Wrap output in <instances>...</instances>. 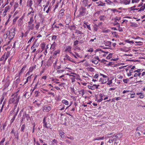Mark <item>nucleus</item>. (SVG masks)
I'll list each match as a JSON object with an SVG mask.
<instances>
[{"label":"nucleus","instance_id":"3","mask_svg":"<svg viewBox=\"0 0 145 145\" xmlns=\"http://www.w3.org/2000/svg\"><path fill=\"white\" fill-rule=\"evenodd\" d=\"M100 75L103 76V78H101L99 80V82H101V84H104L106 83L109 80L108 77L100 73Z\"/></svg>","mask_w":145,"mask_h":145},{"label":"nucleus","instance_id":"62","mask_svg":"<svg viewBox=\"0 0 145 145\" xmlns=\"http://www.w3.org/2000/svg\"><path fill=\"white\" fill-rule=\"evenodd\" d=\"M128 80H129L127 79H123V82L124 83H127V82L128 81Z\"/></svg>","mask_w":145,"mask_h":145},{"label":"nucleus","instance_id":"45","mask_svg":"<svg viewBox=\"0 0 145 145\" xmlns=\"http://www.w3.org/2000/svg\"><path fill=\"white\" fill-rule=\"evenodd\" d=\"M57 36L56 35H54L52 37V40H55L57 38Z\"/></svg>","mask_w":145,"mask_h":145},{"label":"nucleus","instance_id":"6","mask_svg":"<svg viewBox=\"0 0 145 145\" xmlns=\"http://www.w3.org/2000/svg\"><path fill=\"white\" fill-rule=\"evenodd\" d=\"M86 13V8L83 7H81L80 9V15L84 16Z\"/></svg>","mask_w":145,"mask_h":145},{"label":"nucleus","instance_id":"43","mask_svg":"<svg viewBox=\"0 0 145 145\" xmlns=\"http://www.w3.org/2000/svg\"><path fill=\"white\" fill-rule=\"evenodd\" d=\"M33 5V1L32 0H30L29 3V6L30 7H32L31 6Z\"/></svg>","mask_w":145,"mask_h":145},{"label":"nucleus","instance_id":"50","mask_svg":"<svg viewBox=\"0 0 145 145\" xmlns=\"http://www.w3.org/2000/svg\"><path fill=\"white\" fill-rule=\"evenodd\" d=\"M88 70L90 72L94 71V69L92 68H90L88 69Z\"/></svg>","mask_w":145,"mask_h":145},{"label":"nucleus","instance_id":"15","mask_svg":"<svg viewBox=\"0 0 145 145\" xmlns=\"http://www.w3.org/2000/svg\"><path fill=\"white\" fill-rule=\"evenodd\" d=\"M34 14H32V16L30 17V21L28 22V25L32 24L33 23V22L34 20L33 19V16Z\"/></svg>","mask_w":145,"mask_h":145},{"label":"nucleus","instance_id":"10","mask_svg":"<svg viewBox=\"0 0 145 145\" xmlns=\"http://www.w3.org/2000/svg\"><path fill=\"white\" fill-rule=\"evenodd\" d=\"M42 108L43 111L44 112H48L51 110V107L48 105L44 106Z\"/></svg>","mask_w":145,"mask_h":145},{"label":"nucleus","instance_id":"24","mask_svg":"<svg viewBox=\"0 0 145 145\" xmlns=\"http://www.w3.org/2000/svg\"><path fill=\"white\" fill-rule=\"evenodd\" d=\"M88 88L92 90H94L95 89V88L94 87V85L92 86H88Z\"/></svg>","mask_w":145,"mask_h":145},{"label":"nucleus","instance_id":"21","mask_svg":"<svg viewBox=\"0 0 145 145\" xmlns=\"http://www.w3.org/2000/svg\"><path fill=\"white\" fill-rule=\"evenodd\" d=\"M56 43L55 42H54L53 44L51 45V49L54 50L56 46Z\"/></svg>","mask_w":145,"mask_h":145},{"label":"nucleus","instance_id":"56","mask_svg":"<svg viewBox=\"0 0 145 145\" xmlns=\"http://www.w3.org/2000/svg\"><path fill=\"white\" fill-rule=\"evenodd\" d=\"M126 42L128 43H134V42H133V41H130L129 40H127L126 41Z\"/></svg>","mask_w":145,"mask_h":145},{"label":"nucleus","instance_id":"63","mask_svg":"<svg viewBox=\"0 0 145 145\" xmlns=\"http://www.w3.org/2000/svg\"><path fill=\"white\" fill-rule=\"evenodd\" d=\"M46 2V5L45 6V7H47L48 5H49V1H47Z\"/></svg>","mask_w":145,"mask_h":145},{"label":"nucleus","instance_id":"40","mask_svg":"<svg viewBox=\"0 0 145 145\" xmlns=\"http://www.w3.org/2000/svg\"><path fill=\"white\" fill-rule=\"evenodd\" d=\"M79 41L78 40H76L74 42V46H76L77 45Z\"/></svg>","mask_w":145,"mask_h":145},{"label":"nucleus","instance_id":"11","mask_svg":"<svg viewBox=\"0 0 145 145\" xmlns=\"http://www.w3.org/2000/svg\"><path fill=\"white\" fill-rule=\"evenodd\" d=\"M43 123L44 124L43 126L46 128H48L51 126V125L50 123L47 124V122L46 121V117H44L43 120Z\"/></svg>","mask_w":145,"mask_h":145},{"label":"nucleus","instance_id":"29","mask_svg":"<svg viewBox=\"0 0 145 145\" xmlns=\"http://www.w3.org/2000/svg\"><path fill=\"white\" fill-rule=\"evenodd\" d=\"M59 134L62 138H64V137L65 135H64L63 132L61 131V132H59Z\"/></svg>","mask_w":145,"mask_h":145},{"label":"nucleus","instance_id":"55","mask_svg":"<svg viewBox=\"0 0 145 145\" xmlns=\"http://www.w3.org/2000/svg\"><path fill=\"white\" fill-rule=\"evenodd\" d=\"M143 127L142 126L139 127H138V128H139V131H142L143 129Z\"/></svg>","mask_w":145,"mask_h":145},{"label":"nucleus","instance_id":"53","mask_svg":"<svg viewBox=\"0 0 145 145\" xmlns=\"http://www.w3.org/2000/svg\"><path fill=\"white\" fill-rule=\"evenodd\" d=\"M57 142V141L56 140H55V139H54L52 141V144L53 145L54 144V143H56Z\"/></svg>","mask_w":145,"mask_h":145},{"label":"nucleus","instance_id":"58","mask_svg":"<svg viewBox=\"0 0 145 145\" xmlns=\"http://www.w3.org/2000/svg\"><path fill=\"white\" fill-rule=\"evenodd\" d=\"M112 83V80L108 81V82L107 83V84L108 85H110V84Z\"/></svg>","mask_w":145,"mask_h":145},{"label":"nucleus","instance_id":"8","mask_svg":"<svg viewBox=\"0 0 145 145\" xmlns=\"http://www.w3.org/2000/svg\"><path fill=\"white\" fill-rule=\"evenodd\" d=\"M39 46V44L38 43H37L36 41H35L33 43V45L31 47V49H33L32 52L34 53L37 50V48Z\"/></svg>","mask_w":145,"mask_h":145},{"label":"nucleus","instance_id":"54","mask_svg":"<svg viewBox=\"0 0 145 145\" xmlns=\"http://www.w3.org/2000/svg\"><path fill=\"white\" fill-rule=\"evenodd\" d=\"M131 91H130L129 90H124L123 92V93L124 94L125 93H126L129 92H131Z\"/></svg>","mask_w":145,"mask_h":145},{"label":"nucleus","instance_id":"32","mask_svg":"<svg viewBox=\"0 0 145 145\" xmlns=\"http://www.w3.org/2000/svg\"><path fill=\"white\" fill-rule=\"evenodd\" d=\"M25 124H23L22 126L21 127V131H22V132H24V130L25 129Z\"/></svg>","mask_w":145,"mask_h":145},{"label":"nucleus","instance_id":"20","mask_svg":"<svg viewBox=\"0 0 145 145\" xmlns=\"http://www.w3.org/2000/svg\"><path fill=\"white\" fill-rule=\"evenodd\" d=\"M131 25L130 26L133 27H136L138 26V25L136 23H135L133 22L130 23Z\"/></svg>","mask_w":145,"mask_h":145},{"label":"nucleus","instance_id":"41","mask_svg":"<svg viewBox=\"0 0 145 145\" xmlns=\"http://www.w3.org/2000/svg\"><path fill=\"white\" fill-rule=\"evenodd\" d=\"M18 133H14V136L15 137V138H16L17 140L18 139Z\"/></svg>","mask_w":145,"mask_h":145},{"label":"nucleus","instance_id":"34","mask_svg":"<svg viewBox=\"0 0 145 145\" xmlns=\"http://www.w3.org/2000/svg\"><path fill=\"white\" fill-rule=\"evenodd\" d=\"M137 94L138 95H140V96H139V97L141 98H142L144 97L143 95L141 93H137Z\"/></svg>","mask_w":145,"mask_h":145},{"label":"nucleus","instance_id":"12","mask_svg":"<svg viewBox=\"0 0 145 145\" xmlns=\"http://www.w3.org/2000/svg\"><path fill=\"white\" fill-rule=\"evenodd\" d=\"M120 3L122 4L123 3L125 5L129 4L130 2V1H128L127 0H120Z\"/></svg>","mask_w":145,"mask_h":145},{"label":"nucleus","instance_id":"4","mask_svg":"<svg viewBox=\"0 0 145 145\" xmlns=\"http://www.w3.org/2000/svg\"><path fill=\"white\" fill-rule=\"evenodd\" d=\"M111 134H112L111 133L107 135L106 137H110L108 136V135ZM122 134H117L116 135H114V136H111L110 137H111L112 138H113V140L115 141L117 140H119L122 137Z\"/></svg>","mask_w":145,"mask_h":145},{"label":"nucleus","instance_id":"1","mask_svg":"<svg viewBox=\"0 0 145 145\" xmlns=\"http://www.w3.org/2000/svg\"><path fill=\"white\" fill-rule=\"evenodd\" d=\"M11 98L10 99L9 103H13L15 104L14 106V111H15V108L19 102L20 96L18 95V92H16L13 94L11 96Z\"/></svg>","mask_w":145,"mask_h":145},{"label":"nucleus","instance_id":"14","mask_svg":"<svg viewBox=\"0 0 145 145\" xmlns=\"http://www.w3.org/2000/svg\"><path fill=\"white\" fill-rule=\"evenodd\" d=\"M90 24L88 25V22H84V26L85 28L86 27L89 30H91V29L90 27Z\"/></svg>","mask_w":145,"mask_h":145},{"label":"nucleus","instance_id":"48","mask_svg":"<svg viewBox=\"0 0 145 145\" xmlns=\"http://www.w3.org/2000/svg\"><path fill=\"white\" fill-rule=\"evenodd\" d=\"M92 62L95 64H97L98 63V61L97 60H92Z\"/></svg>","mask_w":145,"mask_h":145},{"label":"nucleus","instance_id":"46","mask_svg":"<svg viewBox=\"0 0 145 145\" xmlns=\"http://www.w3.org/2000/svg\"><path fill=\"white\" fill-rule=\"evenodd\" d=\"M18 110H19V108H18L17 109L16 112L15 114L14 115V116L13 118H14V119H15V118L16 116L18 114Z\"/></svg>","mask_w":145,"mask_h":145},{"label":"nucleus","instance_id":"31","mask_svg":"<svg viewBox=\"0 0 145 145\" xmlns=\"http://www.w3.org/2000/svg\"><path fill=\"white\" fill-rule=\"evenodd\" d=\"M10 7H10L9 6H8L7 7H5V11L7 12V11L10 9Z\"/></svg>","mask_w":145,"mask_h":145},{"label":"nucleus","instance_id":"9","mask_svg":"<svg viewBox=\"0 0 145 145\" xmlns=\"http://www.w3.org/2000/svg\"><path fill=\"white\" fill-rule=\"evenodd\" d=\"M60 50H56L54 52V54H53L54 57H53V59L54 58V59L56 60L55 62L54 63V65H56V64L57 62V59H56V56H57V55H59V54L60 53Z\"/></svg>","mask_w":145,"mask_h":145},{"label":"nucleus","instance_id":"42","mask_svg":"<svg viewBox=\"0 0 145 145\" xmlns=\"http://www.w3.org/2000/svg\"><path fill=\"white\" fill-rule=\"evenodd\" d=\"M112 54H113L111 53L109 55L106 57V58L107 59H110L112 55Z\"/></svg>","mask_w":145,"mask_h":145},{"label":"nucleus","instance_id":"5","mask_svg":"<svg viewBox=\"0 0 145 145\" xmlns=\"http://www.w3.org/2000/svg\"><path fill=\"white\" fill-rule=\"evenodd\" d=\"M25 118L26 119L27 121L29 122L31 121V118L29 115L26 113H24L23 116L22 118L21 122Z\"/></svg>","mask_w":145,"mask_h":145},{"label":"nucleus","instance_id":"39","mask_svg":"<svg viewBox=\"0 0 145 145\" xmlns=\"http://www.w3.org/2000/svg\"><path fill=\"white\" fill-rule=\"evenodd\" d=\"M100 4H99L98 5V6H105V3H103L102 2L100 1Z\"/></svg>","mask_w":145,"mask_h":145},{"label":"nucleus","instance_id":"57","mask_svg":"<svg viewBox=\"0 0 145 145\" xmlns=\"http://www.w3.org/2000/svg\"><path fill=\"white\" fill-rule=\"evenodd\" d=\"M34 103H36L38 106H39L40 105V103H37V101L36 100L35 101Z\"/></svg>","mask_w":145,"mask_h":145},{"label":"nucleus","instance_id":"16","mask_svg":"<svg viewBox=\"0 0 145 145\" xmlns=\"http://www.w3.org/2000/svg\"><path fill=\"white\" fill-rule=\"evenodd\" d=\"M71 46H67L65 50V51H68L69 52L72 53L71 52Z\"/></svg>","mask_w":145,"mask_h":145},{"label":"nucleus","instance_id":"47","mask_svg":"<svg viewBox=\"0 0 145 145\" xmlns=\"http://www.w3.org/2000/svg\"><path fill=\"white\" fill-rule=\"evenodd\" d=\"M105 2L108 4L110 5L111 3H113L111 1L109 0H106Z\"/></svg>","mask_w":145,"mask_h":145},{"label":"nucleus","instance_id":"17","mask_svg":"<svg viewBox=\"0 0 145 145\" xmlns=\"http://www.w3.org/2000/svg\"><path fill=\"white\" fill-rule=\"evenodd\" d=\"M34 24L29 25L27 26V27L28 28L29 30H33L34 28Z\"/></svg>","mask_w":145,"mask_h":145},{"label":"nucleus","instance_id":"59","mask_svg":"<svg viewBox=\"0 0 145 145\" xmlns=\"http://www.w3.org/2000/svg\"><path fill=\"white\" fill-rule=\"evenodd\" d=\"M114 141L113 140V138H112V139H110L108 141V142L110 143H112Z\"/></svg>","mask_w":145,"mask_h":145},{"label":"nucleus","instance_id":"37","mask_svg":"<svg viewBox=\"0 0 145 145\" xmlns=\"http://www.w3.org/2000/svg\"><path fill=\"white\" fill-rule=\"evenodd\" d=\"M46 44L44 43H42L41 44V48L43 50L45 47Z\"/></svg>","mask_w":145,"mask_h":145},{"label":"nucleus","instance_id":"52","mask_svg":"<svg viewBox=\"0 0 145 145\" xmlns=\"http://www.w3.org/2000/svg\"><path fill=\"white\" fill-rule=\"evenodd\" d=\"M139 1H140V0H132V3H137Z\"/></svg>","mask_w":145,"mask_h":145},{"label":"nucleus","instance_id":"19","mask_svg":"<svg viewBox=\"0 0 145 145\" xmlns=\"http://www.w3.org/2000/svg\"><path fill=\"white\" fill-rule=\"evenodd\" d=\"M29 12L28 14V16H29V15L31 14V13H33L34 12L33 8L32 7H30V8L29 9Z\"/></svg>","mask_w":145,"mask_h":145},{"label":"nucleus","instance_id":"33","mask_svg":"<svg viewBox=\"0 0 145 145\" xmlns=\"http://www.w3.org/2000/svg\"><path fill=\"white\" fill-rule=\"evenodd\" d=\"M34 69V67L32 66L29 69V71L27 72H30L33 71V70Z\"/></svg>","mask_w":145,"mask_h":145},{"label":"nucleus","instance_id":"35","mask_svg":"<svg viewBox=\"0 0 145 145\" xmlns=\"http://www.w3.org/2000/svg\"><path fill=\"white\" fill-rule=\"evenodd\" d=\"M70 57H69V56L67 55H66L65 56V57L64 59V60L65 59H68V60H70Z\"/></svg>","mask_w":145,"mask_h":145},{"label":"nucleus","instance_id":"13","mask_svg":"<svg viewBox=\"0 0 145 145\" xmlns=\"http://www.w3.org/2000/svg\"><path fill=\"white\" fill-rule=\"evenodd\" d=\"M9 76H8L7 78V81L6 82L5 85V88H7L8 87L10 83V81L9 80Z\"/></svg>","mask_w":145,"mask_h":145},{"label":"nucleus","instance_id":"25","mask_svg":"<svg viewBox=\"0 0 145 145\" xmlns=\"http://www.w3.org/2000/svg\"><path fill=\"white\" fill-rule=\"evenodd\" d=\"M64 11V10L63 9H62L61 10V12L59 14V16L60 17H62L63 15Z\"/></svg>","mask_w":145,"mask_h":145},{"label":"nucleus","instance_id":"28","mask_svg":"<svg viewBox=\"0 0 145 145\" xmlns=\"http://www.w3.org/2000/svg\"><path fill=\"white\" fill-rule=\"evenodd\" d=\"M143 71V69H137L134 72H145V71Z\"/></svg>","mask_w":145,"mask_h":145},{"label":"nucleus","instance_id":"30","mask_svg":"<svg viewBox=\"0 0 145 145\" xmlns=\"http://www.w3.org/2000/svg\"><path fill=\"white\" fill-rule=\"evenodd\" d=\"M26 69V66L24 65L21 70L20 72H22L24 71V70Z\"/></svg>","mask_w":145,"mask_h":145},{"label":"nucleus","instance_id":"26","mask_svg":"<svg viewBox=\"0 0 145 145\" xmlns=\"http://www.w3.org/2000/svg\"><path fill=\"white\" fill-rule=\"evenodd\" d=\"M63 103L65 105H68V102L65 100H63L62 101Z\"/></svg>","mask_w":145,"mask_h":145},{"label":"nucleus","instance_id":"64","mask_svg":"<svg viewBox=\"0 0 145 145\" xmlns=\"http://www.w3.org/2000/svg\"><path fill=\"white\" fill-rule=\"evenodd\" d=\"M39 24H37L35 26V27L36 29L37 30L39 28Z\"/></svg>","mask_w":145,"mask_h":145},{"label":"nucleus","instance_id":"2","mask_svg":"<svg viewBox=\"0 0 145 145\" xmlns=\"http://www.w3.org/2000/svg\"><path fill=\"white\" fill-rule=\"evenodd\" d=\"M66 74L69 75L71 77L70 78L71 79L72 82H74L75 79L77 80H80L79 75L76 73H71L70 74L67 73Z\"/></svg>","mask_w":145,"mask_h":145},{"label":"nucleus","instance_id":"27","mask_svg":"<svg viewBox=\"0 0 145 145\" xmlns=\"http://www.w3.org/2000/svg\"><path fill=\"white\" fill-rule=\"evenodd\" d=\"M18 3H16L14 5V11L18 7Z\"/></svg>","mask_w":145,"mask_h":145},{"label":"nucleus","instance_id":"61","mask_svg":"<svg viewBox=\"0 0 145 145\" xmlns=\"http://www.w3.org/2000/svg\"><path fill=\"white\" fill-rule=\"evenodd\" d=\"M5 57V56L4 55H3L2 57L0 58V61H2L4 60Z\"/></svg>","mask_w":145,"mask_h":145},{"label":"nucleus","instance_id":"51","mask_svg":"<svg viewBox=\"0 0 145 145\" xmlns=\"http://www.w3.org/2000/svg\"><path fill=\"white\" fill-rule=\"evenodd\" d=\"M102 11H97L96 12L95 14V15H97L98 16L99 15L100 13Z\"/></svg>","mask_w":145,"mask_h":145},{"label":"nucleus","instance_id":"49","mask_svg":"<svg viewBox=\"0 0 145 145\" xmlns=\"http://www.w3.org/2000/svg\"><path fill=\"white\" fill-rule=\"evenodd\" d=\"M76 33H78V34H82V33L81 31L79 30H76Z\"/></svg>","mask_w":145,"mask_h":145},{"label":"nucleus","instance_id":"38","mask_svg":"<svg viewBox=\"0 0 145 145\" xmlns=\"http://www.w3.org/2000/svg\"><path fill=\"white\" fill-rule=\"evenodd\" d=\"M5 138H3L0 142V145H3V143L5 141Z\"/></svg>","mask_w":145,"mask_h":145},{"label":"nucleus","instance_id":"18","mask_svg":"<svg viewBox=\"0 0 145 145\" xmlns=\"http://www.w3.org/2000/svg\"><path fill=\"white\" fill-rule=\"evenodd\" d=\"M104 42V44L106 46L110 47L111 44V42L109 41H105Z\"/></svg>","mask_w":145,"mask_h":145},{"label":"nucleus","instance_id":"44","mask_svg":"<svg viewBox=\"0 0 145 145\" xmlns=\"http://www.w3.org/2000/svg\"><path fill=\"white\" fill-rule=\"evenodd\" d=\"M105 17L104 16H100L99 17V18L101 20H104V18Z\"/></svg>","mask_w":145,"mask_h":145},{"label":"nucleus","instance_id":"23","mask_svg":"<svg viewBox=\"0 0 145 145\" xmlns=\"http://www.w3.org/2000/svg\"><path fill=\"white\" fill-rule=\"evenodd\" d=\"M20 73H19L15 77V78H16V81L17 82H18L20 81L19 78L20 77Z\"/></svg>","mask_w":145,"mask_h":145},{"label":"nucleus","instance_id":"60","mask_svg":"<svg viewBox=\"0 0 145 145\" xmlns=\"http://www.w3.org/2000/svg\"><path fill=\"white\" fill-rule=\"evenodd\" d=\"M66 138L72 140H73L74 139V137L72 136H70V137H66Z\"/></svg>","mask_w":145,"mask_h":145},{"label":"nucleus","instance_id":"7","mask_svg":"<svg viewBox=\"0 0 145 145\" xmlns=\"http://www.w3.org/2000/svg\"><path fill=\"white\" fill-rule=\"evenodd\" d=\"M15 29H13L12 30H11V32H10L8 38L10 40H12L14 38L15 34Z\"/></svg>","mask_w":145,"mask_h":145},{"label":"nucleus","instance_id":"22","mask_svg":"<svg viewBox=\"0 0 145 145\" xmlns=\"http://www.w3.org/2000/svg\"><path fill=\"white\" fill-rule=\"evenodd\" d=\"M145 8V4H144L143 6L141 7L140 9L138 10V12L140 11H143L144 10V9Z\"/></svg>","mask_w":145,"mask_h":145},{"label":"nucleus","instance_id":"36","mask_svg":"<svg viewBox=\"0 0 145 145\" xmlns=\"http://www.w3.org/2000/svg\"><path fill=\"white\" fill-rule=\"evenodd\" d=\"M9 34L10 31H7L5 33L4 35V37H5V36H6V38H7L8 36V35L9 36Z\"/></svg>","mask_w":145,"mask_h":145}]
</instances>
